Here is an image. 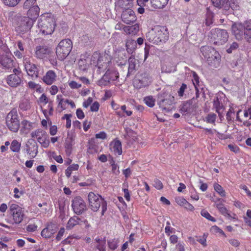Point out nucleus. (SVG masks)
Instances as JSON below:
<instances>
[{"label":"nucleus","instance_id":"f257e3e1","mask_svg":"<svg viewBox=\"0 0 251 251\" xmlns=\"http://www.w3.org/2000/svg\"><path fill=\"white\" fill-rule=\"evenodd\" d=\"M231 31L237 40L245 39L251 43V21H245L244 23L235 22L231 25Z\"/></svg>","mask_w":251,"mask_h":251},{"label":"nucleus","instance_id":"f03ea898","mask_svg":"<svg viewBox=\"0 0 251 251\" xmlns=\"http://www.w3.org/2000/svg\"><path fill=\"white\" fill-rule=\"evenodd\" d=\"M169 37V34L167 28L160 25L155 26L146 34L147 40L156 45L165 43L168 40Z\"/></svg>","mask_w":251,"mask_h":251},{"label":"nucleus","instance_id":"7ed1b4c3","mask_svg":"<svg viewBox=\"0 0 251 251\" xmlns=\"http://www.w3.org/2000/svg\"><path fill=\"white\" fill-rule=\"evenodd\" d=\"M55 25V19L50 14H43L38 20V28L42 34L45 35L51 34L54 30Z\"/></svg>","mask_w":251,"mask_h":251},{"label":"nucleus","instance_id":"20e7f679","mask_svg":"<svg viewBox=\"0 0 251 251\" xmlns=\"http://www.w3.org/2000/svg\"><path fill=\"white\" fill-rule=\"evenodd\" d=\"M201 51L208 64L214 67H217L221 59L219 52L214 48L209 46H202Z\"/></svg>","mask_w":251,"mask_h":251},{"label":"nucleus","instance_id":"39448f33","mask_svg":"<svg viewBox=\"0 0 251 251\" xmlns=\"http://www.w3.org/2000/svg\"><path fill=\"white\" fill-rule=\"evenodd\" d=\"M208 38L213 44L222 45L227 41L228 34L225 29L215 28L210 31Z\"/></svg>","mask_w":251,"mask_h":251},{"label":"nucleus","instance_id":"423d86ee","mask_svg":"<svg viewBox=\"0 0 251 251\" xmlns=\"http://www.w3.org/2000/svg\"><path fill=\"white\" fill-rule=\"evenodd\" d=\"M88 197L91 209L94 211H97L101 206V215H103L107 210V203L103 199L100 195L92 192L89 193Z\"/></svg>","mask_w":251,"mask_h":251},{"label":"nucleus","instance_id":"0eeeda50","mask_svg":"<svg viewBox=\"0 0 251 251\" xmlns=\"http://www.w3.org/2000/svg\"><path fill=\"white\" fill-rule=\"evenodd\" d=\"M72 42L69 39L61 40L56 48V54L58 59L63 60L69 54L72 49Z\"/></svg>","mask_w":251,"mask_h":251},{"label":"nucleus","instance_id":"6e6552de","mask_svg":"<svg viewBox=\"0 0 251 251\" xmlns=\"http://www.w3.org/2000/svg\"><path fill=\"white\" fill-rule=\"evenodd\" d=\"M6 124L8 128L12 132H16L20 127V122L17 110L12 109L7 115Z\"/></svg>","mask_w":251,"mask_h":251},{"label":"nucleus","instance_id":"1a4fd4ad","mask_svg":"<svg viewBox=\"0 0 251 251\" xmlns=\"http://www.w3.org/2000/svg\"><path fill=\"white\" fill-rule=\"evenodd\" d=\"M174 100V97L170 94H163L158 97L157 103L163 111L168 112L172 110Z\"/></svg>","mask_w":251,"mask_h":251},{"label":"nucleus","instance_id":"9d476101","mask_svg":"<svg viewBox=\"0 0 251 251\" xmlns=\"http://www.w3.org/2000/svg\"><path fill=\"white\" fill-rule=\"evenodd\" d=\"M24 63L27 75L33 79H36L39 77L40 75H42L43 72L39 66L31 63L27 59L24 60Z\"/></svg>","mask_w":251,"mask_h":251},{"label":"nucleus","instance_id":"9b49d317","mask_svg":"<svg viewBox=\"0 0 251 251\" xmlns=\"http://www.w3.org/2000/svg\"><path fill=\"white\" fill-rule=\"evenodd\" d=\"M32 138L36 139L42 147L47 148L49 146L50 141L47 133L41 128L32 131L31 134Z\"/></svg>","mask_w":251,"mask_h":251},{"label":"nucleus","instance_id":"f8f14e48","mask_svg":"<svg viewBox=\"0 0 251 251\" xmlns=\"http://www.w3.org/2000/svg\"><path fill=\"white\" fill-rule=\"evenodd\" d=\"M9 211L12 216L14 223L16 224L21 223L25 216L23 208L17 204L13 203L9 206Z\"/></svg>","mask_w":251,"mask_h":251},{"label":"nucleus","instance_id":"ddd939ff","mask_svg":"<svg viewBox=\"0 0 251 251\" xmlns=\"http://www.w3.org/2000/svg\"><path fill=\"white\" fill-rule=\"evenodd\" d=\"M33 24V21L29 17H24L18 22L16 31L20 33H24L30 29Z\"/></svg>","mask_w":251,"mask_h":251},{"label":"nucleus","instance_id":"4468645a","mask_svg":"<svg viewBox=\"0 0 251 251\" xmlns=\"http://www.w3.org/2000/svg\"><path fill=\"white\" fill-rule=\"evenodd\" d=\"M72 206L74 212L78 215L82 214L87 209L86 204L80 197H76L73 200Z\"/></svg>","mask_w":251,"mask_h":251},{"label":"nucleus","instance_id":"2eb2a0df","mask_svg":"<svg viewBox=\"0 0 251 251\" xmlns=\"http://www.w3.org/2000/svg\"><path fill=\"white\" fill-rule=\"evenodd\" d=\"M151 82V78L147 73L139 75L133 82L134 86L137 89L148 86Z\"/></svg>","mask_w":251,"mask_h":251},{"label":"nucleus","instance_id":"dca6fc26","mask_svg":"<svg viewBox=\"0 0 251 251\" xmlns=\"http://www.w3.org/2000/svg\"><path fill=\"white\" fill-rule=\"evenodd\" d=\"M195 100L193 98L189 100L183 102L179 107V111L184 115H187L192 113L195 108V103H194Z\"/></svg>","mask_w":251,"mask_h":251},{"label":"nucleus","instance_id":"f3484780","mask_svg":"<svg viewBox=\"0 0 251 251\" xmlns=\"http://www.w3.org/2000/svg\"><path fill=\"white\" fill-rule=\"evenodd\" d=\"M121 18L123 22L127 25L131 24L136 20L134 12L130 8L124 10L122 12Z\"/></svg>","mask_w":251,"mask_h":251},{"label":"nucleus","instance_id":"a211bd4d","mask_svg":"<svg viewBox=\"0 0 251 251\" xmlns=\"http://www.w3.org/2000/svg\"><path fill=\"white\" fill-rule=\"evenodd\" d=\"M26 151L31 158H34L38 154V145L34 139H28L26 145Z\"/></svg>","mask_w":251,"mask_h":251},{"label":"nucleus","instance_id":"6ab92c4d","mask_svg":"<svg viewBox=\"0 0 251 251\" xmlns=\"http://www.w3.org/2000/svg\"><path fill=\"white\" fill-rule=\"evenodd\" d=\"M57 229L55 224L50 223L42 230L41 235L44 238H50L57 231Z\"/></svg>","mask_w":251,"mask_h":251},{"label":"nucleus","instance_id":"aec40b11","mask_svg":"<svg viewBox=\"0 0 251 251\" xmlns=\"http://www.w3.org/2000/svg\"><path fill=\"white\" fill-rule=\"evenodd\" d=\"M50 50L47 46H38L35 48V56L37 58L43 59L50 53Z\"/></svg>","mask_w":251,"mask_h":251},{"label":"nucleus","instance_id":"412c9836","mask_svg":"<svg viewBox=\"0 0 251 251\" xmlns=\"http://www.w3.org/2000/svg\"><path fill=\"white\" fill-rule=\"evenodd\" d=\"M22 76L15 74H11L6 78L7 83L12 87H16L22 82Z\"/></svg>","mask_w":251,"mask_h":251},{"label":"nucleus","instance_id":"4be33fe9","mask_svg":"<svg viewBox=\"0 0 251 251\" xmlns=\"http://www.w3.org/2000/svg\"><path fill=\"white\" fill-rule=\"evenodd\" d=\"M56 77L57 75L53 71L49 70L43 76L42 80L45 84L50 85L55 81Z\"/></svg>","mask_w":251,"mask_h":251},{"label":"nucleus","instance_id":"5701e85b","mask_svg":"<svg viewBox=\"0 0 251 251\" xmlns=\"http://www.w3.org/2000/svg\"><path fill=\"white\" fill-rule=\"evenodd\" d=\"M110 150L112 152H114L115 155L118 154L120 155L122 154V143L120 140H114L110 143Z\"/></svg>","mask_w":251,"mask_h":251},{"label":"nucleus","instance_id":"b1692460","mask_svg":"<svg viewBox=\"0 0 251 251\" xmlns=\"http://www.w3.org/2000/svg\"><path fill=\"white\" fill-rule=\"evenodd\" d=\"M0 63L3 67L9 69L13 67V60L11 55H2L0 56Z\"/></svg>","mask_w":251,"mask_h":251},{"label":"nucleus","instance_id":"393cba45","mask_svg":"<svg viewBox=\"0 0 251 251\" xmlns=\"http://www.w3.org/2000/svg\"><path fill=\"white\" fill-rule=\"evenodd\" d=\"M128 68L127 74V77L129 76L131 74H133L136 71V59L134 56H131L128 60Z\"/></svg>","mask_w":251,"mask_h":251},{"label":"nucleus","instance_id":"a878e982","mask_svg":"<svg viewBox=\"0 0 251 251\" xmlns=\"http://www.w3.org/2000/svg\"><path fill=\"white\" fill-rule=\"evenodd\" d=\"M33 123L27 120H23L22 123L21 132L24 134H27L33 128Z\"/></svg>","mask_w":251,"mask_h":251},{"label":"nucleus","instance_id":"bb28decb","mask_svg":"<svg viewBox=\"0 0 251 251\" xmlns=\"http://www.w3.org/2000/svg\"><path fill=\"white\" fill-rule=\"evenodd\" d=\"M29 10L27 12V17H29L30 19L33 20V19H36L39 15L40 8L37 5L33 6L32 7L28 8Z\"/></svg>","mask_w":251,"mask_h":251},{"label":"nucleus","instance_id":"cd10ccee","mask_svg":"<svg viewBox=\"0 0 251 251\" xmlns=\"http://www.w3.org/2000/svg\"><path fill=\"white\" fill-rule=\"evenodd\" d=\"M124 32L128 35H135L139 30V25L137 24L131 26H125L123 28Z\"/></svg>","mask_w":251,"mask_h":251},{"label":"nucleus","instance_id":"c85d7f7f","mask_svg":"<svg viewBox=\"0 0 251 251\" xmlns=\"http://www.w3.org/2000/svg\"><path fill=\"white\" fill-rule=\"evenodd\" d=\"M213 5L218 8L229 9L228 0H212Z\"/></svg>","mask_w":251,"mask_h":251},{"label":"nucleus","instance_id":"c756f323","mask_svg":"<svg viewBox=\"0 0 251 251\" xmlns=\"http://www.w3.org/2000/svg\"><path fill=\"white\" fill-rule=\"evenodd\" d=\"M169 0H150L151 6L154 8H163L168 3Z\"/></svg>","mask_w":251,"mask_h":251},{"label":"nucleus","instance_id":"7c9ffc66","mask_svg":"<svg viewBox=\"0 0 251 251\" xmlns=\"http://www.w3.org/2000/svg\"><path fill=\"white\" fill-rule=\"evenodd\" d=\"M126 45L127 51L129 53H132L137 48L136 42L131 39H128L126 40Z\"/></svg>","mask_w":251,"mask_h":251},{"label":"nucleus","instance_id":"2f4dec72","mask_svg":"<svg viewBox=\"0 0 251 251\" xmlns=\"http://www.w3.org/2000/svg\"><path fill=\"white\" fill-rule=\"evenodd\" d=\"M107 73V77L110 82L116 80L119 77V73L115 70H108L105 74Z\"/></svg>","mask_w":251,"mask_h":251},{"label":"nucleus","instance_id":"473e14b6","mask_svg":"<svg viewBox=\"0 0 251 251\" xmlns=\"http://www.w3.org/2000/svg\"><path fill=\"white\" fill-rule=\"evenodd\" d=\"M95 241L97 243L96 248L99 251H106V241L105 239H100V238H96Z\"/></svg>","mask_w":251,"mask_h":251},{"label":"nucleus","instance_id":"72a5a7b5","mask_svg":"<svg viewBox=\"0 0 251 251\" xmlns=\"http://www.w3.org/2000/svg\"><path fill=\"white\" fill-rule=\"evenodd\" d=\"M117 5L125 10L127 8H130L132 6V2L128 0H118L117 2Z\"/></svg>","mask_w":251,"mask_h":251},{"label":"nucleus","instance_id":"f704fd0d","mask_svg":"<svg viewBox=\"0 0 251 251\" xmlns=\"http://www.w3.org/2000/svg\"><path fill=\"white\" fill-rule=\"evenodd\" d=\"M80 219L77 217L75 216L70 218L68 222L66 227L67 229H71L75 226L79 224Z\"/></svg>","mask_w":251,"mask_h":251},{"label":"nucleus","instance_id":"c9c22d12","mask_svg":"<svg viewBox=\"0 0 251 251\" xmlns=\"http://www.w3.org/2000/svg\"><path fill=\"white\" fill-rule=\"evenodd\" d=\"M213 107L218 114H220V111L223 109V105L220 101L218 97H216L213 100Z\"/></svg>","mask_w":251,"mask_h":251},{"label":"nucleus","instance_id":"e433bc0d","mask_svg":"<svg viewBox=\"0 0 251 251\" xmlns=\"http://www.w3.org/2000/svg\"><path fill=\"white\" fill-rule=\"evenodd\" d=\"M2 3L9 7H13L17 6L21 0H1Z\"/></svg>","mask_w":251,"mask_h":251},{"label":"nucleus","instance_id":"4c0bfd02","mask_svg":"<svg viewBox=\"0 0 251 251\" xmlns=\"http://www.w3.org/2000/svg\"><path fill=\"white\" fill-rule=\"evenodd\" d=\"M78 66L81 70L86 71L89 66L87 60L81 57L78 61Z\"/></svg>","mask_w":251,"mask_h":251},{"label":"nucleus","instance_id":"58836bf2","mask_svg":"<svg viewBox=\"0 0 251 251\" xmlns=\"http://www.w3.org/2000/svg\"><path fill=\"white\" fill-rule=\"evenodd\" d=\"M30 107L29 101L26 99L22 100L19 104V108L24 111L27 110L29 109Z\"/></svg>","mask_w":251,"mask_h":251},{"label":"nucleus","instance_id":"ea45409f","mask_svg":"<svg viewBox=\"0 0 251 251\" xmlns=\"http://www.w3.org/2000/svg\"><path fill=\"white\" fill-rule=\"evenodd\" d=\"M217 118L216 114L213 113H209L204 119V121L208 123L214 124Z\"/></svg>","mask_w":251,"mask_h":251},{"label":"nucleus","instance_id":"a19ab883","mask_svg":"<svg viewBox=\"0 0 251 251\" xmlns=\"http://www.w3.org/2000/svg\"><path fill=\"white\" fill-rule=\"evenodd\" d=\"M21 144L14 140L11 142L10 149L13 152H18L20 150Z\"/></svg>","mask_w":251,"mask_h":251},{"label":"nucleus","instance_id":"79ce46f5","mask_svg":"<svg viewBox=\"0 0 251 251\" xmlns=\"http://www.w3.org/2000/svg\"><path fill=\"white\" fill-rule=\"evenodd\" d=\"M214 188L216 192H217L221 197H225L226 196L225 191L223 187L218 183L214 184Z\"/></svg>","mask_w":251,"mask_h":251},{"label":"nucleus","instance_id":"37998d69","mask_svg":"<svg viewBox=\"0 0 251 251\" xmlns=\"http://www.w3.org/2000/svg\"><path fill=\"white\" fill-rule=\"evenodd\" d=\"M107 74H105L102 78L98 81V85L99 86H106L109 82V80L107 79V76H108Z\"/></svg>","mask_w":251,"mask_h":251},{"label":"nucleus","instance_id":"c03bdc74","mask_svg":"<svg viewBox=\"0 0 251 251\" xmlns=\"http://www.w3.org/2000/svg\"><path fill=\"white\" fill-rule=\"evenodd\" d=\"M145 103L149 107H152L154 105L155 100L152 96L145 97L144 99Z\"/></svg>","mask_w":251,"mask_h":251},{"label":"nucleus","instance_id":"a18cd8bd","mask_svg":"<svg viewBox=\"0 0 251 251\" xmlns=\"http://www.w3.org/2000/svg\"><path fill=\"white\" fill-rule=\"evenodd\" d=\"M37 0H26L23 5V7L25 9H27L35 5Z\"/></svg>","mask_w":251,"mask_h":251},{"label":"nucleus","instance_id":"49530a36","mask_svg":"<svg viewBox=\"0 0 251 251\" xmlns=\"http://www.w3.org/2000/svg\"><path fill=\"white\" fill-rule=\"evenodd\" d=\"M201 215L206 218L207 219L209 220V221H211L212 222H215L216 220L214 218L212 217L210 214L206 210H201Z\"/></svg>","mask_w":251,"mask_h":251},{"label":"nucleus","instance_id":"de8ad7c7","mask_svg":"<svg viewBox=\"0 0 251 251\" xmlns=\"http://www.w3.org/2000/svg\"><path fill=\"white\" fill-rule=\"evenodd\" d=\"M239 47L238 44L236 42H233L227 49L226 51L228 53H231L233 51L237 50Z\"/></svg>","mask_w":251,"mask_h":251},{"label":"nucleus","instance_id":"09e8293b","mask_svg":"<svg viewBox=\"0 0 251 251\" xmlns=\"http://www.w3.org/2000/svg\"><path fill=\"white\" fill-rule=\"evenodd\" d=\"M228 6L229 8L230 7L233 10H237L239 7L238 3L236 0L228 1Z\"/></svg>","mask_w":251,"mask_h":251},{"label":"nucleus","instance_id":"8fccbe9b","mask_svg":"<svg viewBox=\"0 0 251 251\" xmlns=\"http://www.w3.org/2000/svg\"><path fill=\"white\" fill-rule=\"evenodd\" d=\"M207 235L204 233L202 237H199L197 239V241L201 244L203 247L207 246L206 244Z\"/></svg>","mask_w":251,"mask_h":251},{"label":"nucleus","instance_id":"3c124183","mask_svg":"<svg viewBox=\"0 0 251 251\" xmlns=\"http://www.w3.org/2000/svg\"><path fill=\"white\" fill-rule=\"evenodd\" d=\"M153 186L158 190L162 189L163 186L161 181L157 178H155L153 181Z\"/></svg>","mask_w":251,"mask_h":251},{"label":"nucleus","instance_id":"603ef678","mask_svg":"<svg viewBox=\"0 0 251 251\" xmlns=\"http://www.w3.org/2000/svg\"><path fill=\"white\" fill-rule=\"evenodd\" d=\"M108 245L110 249L115 250L117 248V241L115 240H109L108 241Z\"/></svg>","mask_w":251,"mask_h":251},{"label":"nucleus","instance_id":"864d4df0","mask_svg":"<svg viewBox=\"0 0 251 251\" xmlns=\"http://www.w3.org/2000/svg\"><path fill=\"white\" fill-rule=\"evenodd\" d=\"M213 14L212 13H208L205 19V25L207 26L210 25L213 23L212 21Z\"/></svg>","mask_w":251,"mask_h":251},{"label":"nucleus","instance_id":"5fc2aeb1","mask_svg":"<svg viewBox=\"0 0 251 251\" xmlns=\"http://www.w3.org/2000/svg\"><path fill=\"white\" fill-rule=\"evenodd\" d=\"M187 88V85L183 83L178 91V95L179 97H183L185 90Z\"/></svg>","mask_w":251,"mask_h":251},{"label":"nucleus","instance_id":"6e6d98bb","mask_svg":"<svg viewBox=\"0 0 251 251\" xmlns=\"http://www.w3.org/2000/svg\"><path fill=\"white\" fill-rule=\"evenodd\" d=\"M218 210L222 214L224 215L225 216H227L228 217L230 216L229 214L228 213L227 209L225 207L224 205L219 206Z\"/></svg>","mask_w":251,"mask_h":251},{"label":"nucleus","instance_id":"4d7b16f0","mask_svg":"<svg viewBox=\"0 0 251 251\" xmlns=\"http://www.w3.org/2000/svg\"><path fill=\"white\" fill-rule=\"evenodd\" d=\"M69 85L72 89H78L81 87V84H78L75 81H71L69 82Z\"/></svg>","mask_w":251,"mask_h":251},{"label":"nucleus","instance_id":"13d9d810","mask_svg":"<svg viewBox=\"0 0 251 251\" xmlns=\"http://www.w3.org/2000/svg\"><path fill=\"white\" fill-rule=\"evenodd\" d=\"M193 84L195 86V87H197L198 85H199L200 81H199V77L197 75V74L195 72L193 73Z\"/></svg>","mask_w":251,"mask_h":251},{"label":"nucleus","instance_id":"bf43d9fd","mask_svg":"<svg viewBox=\"0 0 251 251\" xmlns=\"http://www.w3.org/2000/svg\"><path fill=\"white\" fill-rule=\"evenodd\" d=\"M100 107L99 103L98 101H95L91 106V110L93 112H97L99 110Z\"/></svg>","mask_w":251,"mask_h":251},{"label":"nucleus","instance_id":"052dcab7","mask_svg":"<svg viewBox=\"0 0 251 251\" xmlns=\"http://www.w3.org/2000/svg\"><path fill=\"white\" fill-rule=\"evenodd\" d=\"M65 228L64 227L61 228L56 236V240L57 241H60L63 236Z\"/></svg>","mask_w":251,"mask_h":251},{"label":"nucleus","instance_id":"680f3d73","mask_svg":"<svg viewBox=\"0 0 251 251\" xmlns=\"http://www.w3.org/2000/svg\"><path fill=\"white\" fill-rule=\"evenodd\" d=\"M228 147L230 150V151H233L235 153H238L239 152L240 149L238 147H237L236 145L229 144L228 145Z\"/></svg>","mask_w":251,"mask_h":251},{"label":"nucleus","instance_id":"e2e57ef3","mask_svg":"<svg viewBox=\"0 0 251 251\" xmlns=\"http://www.w3.org/2000/svg\"><path fill=\"white\" fill-rule=\"evenodd\" d=\"M95 137L98 139H105L107 137L106 133L104 131H101L96 134Z\"/></svg>","mask_w":251,"mask_h":251},{"label":"nucleus","instance_id":"0e129e2a","mask_svg":"<svg viewBox=\"0 0 251 251\" xmlns=\"http://www.w3.org/2000/svg\"><path fill=\"white\" fill-rule=\"evenodd\" d=\"M228 242L232 246L235 247H238L240 244L239 241L235 239H229Z\"/></svg>","mask_w":251,"mask_h":251},{"label":"nucleus","instance_id":"69168bd1","mask_svg":"<svg viewBox=\"0 0 251 251\" xmlns=\"http://www.w3.org/2000/svg\"><path fill=\"white\" fill-rule=\"evenodd\" d=\"M121 110L126 114L127 116H130L132 115V112L130 110H126V105H123L121 106Z\"/></svg>","mask_w":251,"mask_h":251},{"label":"nucleus","instance_id":"338daca9","mask_svg":"<svg viewBox=\"0 0 251 251\" xmlns=\"http://www.w3.org/2000/svg\"><path fill=\"white\" fill-rule=\"evenodd\" d=\"M112 173L115 174V175H118L119 174L120 172L118 170V166L117 164H115L114 163H112Z\"/></svg>","mask_w":251,"mask_h":251},{"label":"nucleus","instance_id":"774afa93","mask_svg":"<svg viewBox=\"0 0 251 251\" xmlns=\"http://www.w3.org/2000/svg\"><path fill=\"white\" fill-rule=\"evenodd\" d=\"M76 114L77 117L79 119H82L84 117V114L82 110L80 108L76 110Z\"/></svg>","mask_w":251,"mask_h":251}]
</instances>
